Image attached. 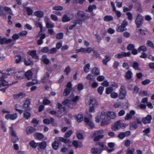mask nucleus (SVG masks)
<instances>
[{"label":"nucleus","instance_id":"nucleus-32","mask_svg":"<svg viewBox=\"0 0 154 154\" xmlns=\"http://www.w3.org/2000/svg\"><path fill=\"white\" fill-rule=\"evenodd\" d=\"M97 103L96 100L93 98H91L90 100V106H96Z\"/></svg>","mask_w":154,"mask_h":154},{"label":"nucleus","instance_id":"nucleus-8","mask_svg":"<svg viewBox=\"0 0 154 154\" xmlns=\"http://www.w3.org/2000/svg\"><path fill=\"white\" fill-rule=\"evenodd\" d=\"M143 17L140 14H138L135 20V23L137 28H138L143 23Z\"/></svg>","mask_w":154,"mask_h":154},{"label":"nucleus","instance_id":"nucleus-11","mask_svg":"<svg viewBox=\"0 0 154 154\" xmlns=\"http://www.w3.org/2000/svg\"><path fill=\"white\" fill-rule=\"evenodd\" d=\"M135 112L133 110H131L130 112L126 114L125 117V120H128L131 119L133 116L135 114Z\"/></svg>","mask_w":154,"mask_h":154},{"label":"nucleus","instance_id":"nucleus-25","mask_svg":"<svg viewBox=\"0 0 154 154\" xmlns=\"http://www.w3.org/2000/svg\"><path fill=\"white\" fill-rule=\"evenodd\" d=\"M60 109L58 111V113L60 114L61 113V111H65L66 110V108L65 106H62V105L60 103H57V107Z\"/></svg>","mask_w":154,"mask_h":154},{"label":"nucleus","instance_id":"nucleus-45","mask_svg":"<svg viewBox=\"0 0 154 154\" xmlns=\"http://www.w3.org/2000/svg\"><path fill=\"white\" fill-rule=\"evenodd\" d=\"M30 146L33 148H36L37 146L38 145V143H35L34 141L32 140L29 143Z\"/></svg>","mask_w":154,"mask_h":154},{"label":"nucleus","instance_id":"nucleus-5","mask_svg":"<svg viewBox=\"0 0 154 154\" xmlns=\"http://www.w3.org/2000/svg\"><path fill=\"white\" fill-rule=\"evenodd\" d=\"M91 137L94 138V141H98L103 137V131L101 130L94 131L91 133Z\"/></svg>","mask_w":154,"mask_h":154},{"label":"nucleus","instance_id":"nucleus-47","mask_svg":"<svg viewBox=\"0 0 154 154\" xmlns=\"http://www.w3.org/2000/svg\"><path fill=\"white\" fill-rule=\"evenodd\" d=\"M31 116V114L29 112L25 111L23 113V117L26 119H28Z\"/></svg>","mask_w":154,"mask_h":154},{"label":"nucleus","instance_id":"nucleus-30","mask_svg":"<svg viewBox=\"0 0 154 154\" xmlns=\"http://www.w3.org/2000/svg\"><path fill=\"white\" fill-rule=\"evenodd\" d=\"M75 119L78 122H81L83 120V115L82 114H79L75 116Z\"/></svg>","mask_w":154,"mask_h":154},{"label":"nucleus","instance_id":"nucleus-52","mask_svg":"<svg viewBox=\"0 0 154 154\" xmlns=\"http://www.w3.org/2000/svg\"><path fill=\"white\" fill-rule=\"evenodd\" d=\"M26 11L29 15H31L33 13V10L30 7H27L26 8Z\"/></svg>","mask_w":154,"mask_h":154},{"label":"nucleus","instance_id":"nucleus-42","mask_svg":"<svg viewBox=\"0 0 154 154\" xmlns=\"http://www.w3.org/2000/svg\"><path fill=\"white\" fill-rule=\"evenodd\" d=\"M139 63L137 62H134L133 63L132 66L133 67L135 70H139L140 69L139 68Z\"/></svg>","mask_w":154,"mask_h":154},{"label":"nucleus","instance_id":"nucleus-50","mask_svg":"<svg viewBox=\"0 0 154 154\" xmlns=\"http://www.w3.org/2000/svg\"><path fill=\"white\" fill-rule=\"evenodd\" d=\"M146 45L147 46L151 47L152 48H154V44L151 41L148 40L147 42Z\"/></svg>","mask_w":154,"mask_h":154},{"label":"nucleus","instance_id":"nucleus-57","mask_svg":"<svg viewBox=\"0 0 154 154\" xmlns=\"http://www.w3.org/2000/svg\"><path fill=\"white\" fill-rule=\"evenodd\" d=\"M57 51L56 48H53L49 50L48 54H51L55 53Z\"/></svg>","mask_w":154,"mask_h":154},{"label":"nucleus","instance_id":"nucleus-28","mask_svg":"<svg viewBox=\"0 0 154 154\" xmlns=\"http://www.w3.org/2000/svg\"><path fill=\"white\" fill-rule=\"evenodd\" d=\"M41 60L46 65L48 64L50 61L47 58V56L45 55H43L42 56Z\"/></svg>","mask_w":154,"mask_h":154},{"label":"nucleus","instance_id":"nucleus-54","mask_svg":"<svg viewBox=\"0 0 154 154\" xmlns=\"http://www.w3.org/2000/svg\"><path fill=\"white\" fill-rule=\"evenodd\" d=\"M21 57L19 55L15 57V62L17 63H19L21 61Z\"/></svg>","mask_w":154,"mask_h":154},{"label":"nucleus","instance_id":"nucleus-6","mask_svg":"<svg viewBox=\"0 0 154 154\" xmlns=\"http://www.w3.org/2000/svg\"><path fill=\"white\" fill-rule=\"evenodd\" d=\"M79 97L77 96H75L72 100H66L63 102L62 104L64 105H66L67 106L71 108H72L73 106L72 104L74 102H75L79 100Z\"/></svg>","mask_w":154,"mask_h":154},{"label":"nucleus","instance_id":"nucleus-62","mask_svg":"<svg viewBox=\"0 0 154 154\" xmlns=\"http://www.w3.org/2000/svg\"><path fill=\"white\" fill-rule=\"evenodd\" d=\"M113 11L115 12V13L116 14V15L117 16V17L118 18H119L121 17L122 15V14L120 11L118 10H116V9L115 10H114Z\"/></svg>","mask_w":154,"mask_h":154},{"label":"nucleus","instance_id":"nucleus-13","mask_svg":"<svg viewBox=\"0 0 154 154\" xmlns=\"http://www.w3.org/2000/svg\"><path fill=\"white\" fill-rule=\"evenodd\" d=\"M131 55L130 52L126 53L122 52L121 53L116 54L115 56V57L117 58L120 59L127 56H129Z\"/></svg>","mask_w":154,"mask_h":154},{"label":"nucleus","instance_id":"nucleus-17","mask_svg":"<svg viewBox=\"0 0 154 154\" xmlns=\"http://www.w3.org/2000/svg\"><path fill=\"white\" fill-rule=\"evenodd\" d=\"M17 114L16 113L12 114H7L5 116V118L7 120L10 119L12 120L16 119L17 118Z\"/></svg>","mask_w":154,"mask_h":154},{"label":"nucleus","instance_id":"nucleus-15","mask_svg":"<svg viewBox=\"0 0 154 154\" xmlns=\"http://www.w3.org/2000/svg\"><path fill=\"white\" fill-rule=\"evenodd\" d=\"M84 121L86 125L89 126L91 128H92L94 127V125L91 121V119H89L86 117H85Z\"/></svg>","mask_w":154,"mask_h":154},{"label":"nucleus","instance_id":"nucleus-53","mask_svg":"<svg viewBox=\"0 0 154 154\" xmlns=\"http://www.w3.org/2000/svg\"><path fill=\"white\" fill-rule=\"evenodd\" d=\"M86 78L88 80L93 81L94 80L93 76L91 74H88L86 77Z\"/></svg>","mask_w":154,"mask_h":154},{"label":"nucleus","instance_id":"nucleus-14","mask_svg":"<svg viewBox=\"0 0 154 154\" xmlns=\"http://www.w3.org/2000/svg\"><path fill=\"white\" fill-rule=\"evenodd\" d=\"M31 102V100L29 98H27L23 105V107L25 109H27L28 110H30L31 108L29 106Z\"/></svg>","mask_w":154,"mask_h":154},{"label":"nucleus","instance_id":"nucleus-39","mask_svg":"<svg viewBox=\"0 0 154 154\" xmlns=\"http://www.w3.org/2000/svg\"><path fill=\"white\" fill-rule=\"evenodd\" d=\"M25 64L27 66H29L33 64L32 61L30 59H25L24 61Z\"/></svg>","mask_w":154,"mask_h":154},{"label":"nucleus","instance_id":"nucleus-33","mask_svg":"<svg viewBox=\"0 0 154 154\" xmlns=\"http://www.w3.org/2000/svg\"><path fill=\"white\" fill-rule=\"evenodd\" d=\"M38 145L39 146V148L44 149L46 147L47 144L45 142L43 141L38 143Z\"/></svg>","mask_w":154,"mask_h":154},{"label":"nucleus","instance_id":"nucleus-19","mask_svg":"<svg viewBox=\"0 0 154 154\" xmlns=\"http://www.w3.org/2000/svg\"><path fill=\"white\" fill-rule=\"evenodd\" d=\"M25 73L23 71L18 72L15 74V77L17 79H21L24 77Z\"/></svg>","mask_w":154,"mask_h":154},{"label":"nucleus","instance_id":"nucleus-43","mask_svg":"<svg viewBox=\"0 0 154 154\" xmlns=\"http://www.w3.org/2000/svg\"><path fill=\"white\" fill-rule=\"evenodd\" d=\"M90 69V66L89 63L86 64L84 67V72L86 73H88L89 72Z\"/></svg>","mask_w":154,"mask_h":154},{"label":"nucleus","instance_id":"nucleus-24","mask_svg":"<svg viewBox=\"0 0 154 154\" xmlns=\"http://www.w3.org/2000/svg\"><path fill=\"white\" fill-rule=\"evenodd\" d=\"M117 31L119 32H122L123 31L127 30L126 27L122 26L121 24L120 26H117L116 28Z\"/></svg>","mask_w":154,"mask_h":154},{"label":"nucleus","instance_id":"nucleus-27","mask_svg":"<svg viewBox=\"0 0 154 154\" xmlns=\"http://www.w3.org/2000/svg\"><path fill=\"white\" fill-rule=\"evenodd\" d=\"M91 72L94 75H97L100 74V70L98 68L94 67L92 69Z\"/></svg>","mask_w":154,"mask_h":154},{"label":"nucleus","instance_id":"nucleus-35","mask_svg":"<svg viewBox=\"0 0 154 154\" xmlns=\"http://www.w3.org/2000/svg\"><path fill=\"white\" fill-rule=\"evenodd\" d=\"M49 76V75L48 73L46 72L45 75L41 79V81L43 83H45L47 80V78H48Z\"/></svg>","mask_w":154,"mask_h":154},{"label":"nucleus","instance_id":"nucleus-60","mask_svg":"<svg viewBox=\"0 0 154 154\" xmlns=\"http://www.w3.org/2000/svg\"><path fill=\"white\" fill-rule=\"evenodd\" d=\"M126 14L128 16V19L129 20H132L133 17L132 14L130 12H128Z\"/></svg>","mask_w":154,"mask_h":154},{"label":"nucleus","instance_id":"nucleus-40","mask_svg":"<svg viewBox=\"0 0 154 154\" xmlns=\"http://www.w3.org/2000/svg\"><path fill=\"white\" fill-rule=\"evenodd\" d=\"M38 83V81L36 79H33L32 81L27 83L26 85L27 86H29Z\"/></svg>","mask_w":154,"mask_h":154},{"label":"nucleus","instance_id":"nucleus-61","mask_svg":"<svg viewBox=\"0 0 154 154\" xmlns=\"http://www.w3.org/2000/svg\"><path fill=\"white\" fill-rule=\"evenodd\" d=\"M127 49L128 50H132L134 49V45L132 44H129L127 46Z\"/></svg>","mask_w":154,"mask_h":154},{"label":"nucleus","instance_id":"nucleus-64","mask_svg":"<svg viewBox=\"0 0 154 154\" xmlns=\"http://www.w3.org/2000/svg\"><path fill=\"white\" fill-rule=\"evenodd\" d=\"M134 149H127L126 153L127 154H134Z\"/></svg>","mask_w":154,"mask_h":154},{"label":"nucleus","instance_id":"nucleus-56","mask_svg":"<svg viewBox=\"0 0 154 154\" xmlns=\"http://www.w3.org/2000/svg\"><path fill=\"white\" fill-rule=\"evenodd\" d=\"M10 131L11 133V134L12 137L16 136V134L15 132L14 131L13 127H9Z\"/></svg>","mask_w":154,"mask_h":154},{"label":"nucleus","instance_id":"nucleus-10","mask_svg":"<svg viewBox=\"0 0 154 154\" xmlns=\"http://www.w3.org/2000/svg\"><path fill=\"white\" fill-rule=\"evenodd\" d=\"M119 98L120 99H123L125 98L126 95V91L124 85H122L120 88Z\"/></svg>","mask_w":154,"mask_h":154},{"label":"nucleus","instance_id":"nucleus-29","mask_svg":"<svg viewBox=\"0 0 154 154\" xmlns=\"http://www.w3.org/2000/svg\"><path fill=\"white\" fill-rule=\"evenodd\" d=\"M32 74L31 71L30 70H28L25 73L24 75L28 79H30L32 78Z\"/></svg>","mask_w":154,"mask_h":154},{"label":"nucleus","instance_id":"nucleus-7","mask_svg":"<svg viewBox=\"0 0 154 154\" xmlns=\"http://www.w3.org/2000/svg\"><path fill=\"white\" fill-rule=\"evenodd\" d=\"M127 125V124L119 121L115 123L112 127V129L114 131H117L120 128H124Z\"/></svg>","mask_w":154,"mask_h":154},{"label":"nucleus","instance_id":"nucleus-46","mask_svg":"<svg viewBox=\"0 0 154 154\" xmlns=\"http://www.w3.org/2000/svg\"><path fill=\"white\" fill-rule=\"evenodd\" d=\"M138 50L139 52L141 51H142L143 52H144L146 51L147 48L145 46H142L138 48Z\"/></svg>","mask_w":154,"mask_h":154},{"label":"nucleus","instance_id":"nucleus-21","mask_svg":"<svg viewBox=\"0 0 154 154\" xmlns=\"http://www.w3.org/2000/svg\"><path fill=\"white\" fill-rule=\"evenodd\" d=\"M36 50H32L29 51L28 52V54L31 55L33 58L37 59L38 58V56L36 54Z\"/></svg>","mask_w":154,"mask_h":154},{"label":"nucleus","instance_id":"nucleus-31","mask_svg":"<svg viewBox=\"0 0 154 154\" xmlns=\"http://www.w3.org/2000/svg\"><path fill=\"white\" fill-rule=\"evenodd\" d=\"M103 20L106 22L110 21L113 20V18L111 16L106 15L103 17Z\"/></svg>","mask_w":154,"mask_h":154},{"label":"nucleus","instance_id":"nucleus-59","mask_svg":"<svg viewBox=\"0 0 154 154\" xmlns=\"http://www.w3.org/2000/svg\"><path fill=\"white\" fill-rule=\"evenodd\" d=\"M119 65V63L117 61H115L113 64V67L114 69H116L118 68V66Z\"/></svg>","mask_w":154,"mask_h":154},{"label":"nucleus","instance_id":"nucleus-22","mask_svg":"<svg viewBox=\"0 0 154 154\" xmlns=\"http://www.w3.org/2000/svg\"><path fill=\"white\" fill-rule=\"evenodd\" d=\"M35 130V128L31 126L28 127L26 129V133L27 134H31Z\"/></svg>","mask_w":154,"mask_h":154},{"label":"nucleus","instance_id":"nucleus-26","mask_svg":"<svg viewBox=\"0 0 154 154\" xmlns=\"http://www.w3.org/2000/svg\"><path fill=\"white\" fill-rule=\"evenodd\" d=\"M43 12L41 11H35L34 13V15L38 17L42 18L43 17Z\"/></svg>","mask_w":154,"mask_h":154},{"label":"nucleus","instance_id":"nucleus-1","mask_svg":"<svg viewBox=\"0 0 154 154\" xmlns=\"http://www.w3.org/2000/svg\"><path fill=\"white\" fill-rule=\"evenodd\" d=\"M116 116V114L112 112H107L106 113L103 111L100 113V116L95 117L96 122L99 123L101 120V125L105 126L110 122V120L113 119Z\"/></svg>","mask_w":154,"mask_h":154},{"label":"nucleus","instance_id":"nucleus-20","mask_svg":"<svg viewBox=\"0 0 154 154\" xmlns=\"http://www.w3.org/2000/svg\"><path fill=\"white\" fill-rule=\"evenodd\" d=\"M103 149H98L96 147L92 148L91 150L92 154H100Z\"/></svg>","mask_w":154,"mask_h":154},{"label":"nucleus","instance_id":"nucleus-18","mask_svg":"<svg viewBox=\"0 0 154 154\" xmlns=\"http://www.w3.org/2000/svg\"><path fill=\"white\" fill-rule=\"evenodd\" d=\"M131 134L130 131H126L124 132H121L118 135V137L120 139H123L125 137L129 136Z\"/></svg>","mask_w":154,"mask_h":154},{"label":"nucleus","instance_id":"nucleus-3","mask_svg":"<svg viewBox=\"0 0 154 154\" xmlns=\"http://www.w3.org/2000/svg\"><path fill=\"white\" fill-rule=\"evenodd\" d=\"M55 141L52 143V146L53 149L55 150L58 149L60 141L67 143H69L70 141L69 139H66L62 137H57L55 138Z\"/></svg>","mask_w":154,"mask_h":154},{"label":"nucleus","instance_id":"nucleus-55","mask_svg":"<svg viewBox=\"0 0 154 154\" xmlns=\"http://www.w3.org/2000/svg\"><path fill=\"white\" fill-rule=\"evenodd\" d=\"M49 50L48 47H46L43 48L41 49V51L44 53H48V54Z\"/></svg>","mask_w":154,"mask_h":154},{"label":"nucleus","instance_id":"nucleus-38","mask_svg":"<svg viewBox=\"0 0 154 154\" xmlns=\"http://www.w3.org/2000/svg\"><path fill=\"white\" fill-rule=\"evenodd\" d=\"M110 59L111 58L110 57L106 55L105 56V58L103 60L102 62L104 64L106 65L107 64V63L109 61Z\"/></svg>","mask_w":154,"mask_h":154},{"label":"nucleus","instance_id":"nucleus-58","mask_svg":"<svg viewBox=\"0 0 154 154\" xmlns=\"http://www.w3.org/2000/svg\"><path fill=\"white\" fill-rule=\"evenodd\" d=\"M104 89V88L102 87V86H100L98 88H97V91L98 93L100 94H102L103 93V92Z\"/></svg>","mask_w":154,"mask_h":154},{"label":"nucleus","instance_id":"nucleus-48","mask_svg":"<svg viewBox=\"0 0 154 154\" xmlns=\"http://www.w3.org/2000/svg\"><path fill=\"white\" fill-rule=\"evenodd\" d=\"M63 9V7L60 5L55 6L52 7V9L53 10L61 11Z\"/></svg>","mask_w":154,"mask_h":154},{"label":"nucleus","instance_id":"nucleus-63","mask_svg":"<svg viewBox=\"0 0 154 154\" xmlns=\"http://www.w3.org/2000/svg\"><path fill=\"white\" fill-rule=\"evenodd\" d=\"M118 94L115 92L112 93L110 94V97L112 98H116L118 97Z\"/></svg>","mask_w":154,"mask_h":154},{"label":"nucleus","instance_id":"nucleus-34","mask_svg":"<svg viewBox=\"0 0 154 154\" xmlns=\"http://www.w3.org/2000/svg\"><path fill=\"white\" fill-rule=\"evenodd\" d=\"M125 76L127 79H130L133 76L132 73L130 71H128L126 73Z\"/></svg>","mask_w":154,"mask_h":154},{"label":"nucleus","instance_id":"nucleus-41","mask_svg":"<svg viewBox=\"0 0 154 154\" xmlns=\"http://www.w3.org/2000/svg\"><path fill=\"white\" fill-rule=\"evenodd\" d=\"M71 91V89H68L67 88H66L65 89L63 93L64 96H66L68 95L70 93Z\"/></svg>","mask_w":154,"mask_h":154},{"label":"nucleus","instance_id":"nucleus-51","mask_svg":"<svg viewBox=\"0 0 154 154\" xmlns=\"http://www.w3.org/2000/svg\"><path fill=\"white\" fill-rule=\"evenodd\" d=\"M63 33L60 32L58 33L56 35V38L58 39H60L63 38Z\"/></svg>","mask_w":154,"mask_h":154},{"label":"nucleus","instance_id":"nucleus-9","mask_svg":"<svg viewBox=\"0 0 154 154\" xmlns=\"http://www.w3.org/2000/svg\"><path fill=\"white\" fill-rule=\"evenodd\" d=\"M77 14L79 18H81L83 21L88 19L90 17V15L89 14L82 12L78 11Z\"/></svg>","mask_w":154,"mask_h":154},{"label":"nucleus","instance_id":"nucleus-12","mask_svg":"<svg viewBox=\"0 0 154 154\" xmlns=\"http://www.w3.org/2000/svg\"><path fill=\"white\" fill-rule=\"evenodd\" d=\"M45 22L46 24V27L48 28H53L54 26V24L49 20V18L47 17L45 18Z\"/></svg>","mask_w":154,"mask_h":154},{"label":"nucleus","instance_id":"nucleus-23","mask_svg":"<svg viewBox=\"0 0 154 154\" xmlns=\"http://www.w3.org/2000/svg\"><path fill=\"white\" fill-rule=\"evenodd\" d=\"M34 136L35 139L41 140L44 137V135L41 133H35L34 134Z\"/></svg>","mask_w":154,"mask_h":154},{"label":"nucleus","instance_id":"nucleus-2","mask_svg":"<svg viewBox=\"0 0 154 154\" xmlns=\"http://www.w3.org/2000/svg\"><path fill=\"white\" fill-rule=\"evenodd\" d=\"M13 71L12 69H8L6 73H2V75L0 77V88L2 86H5L8 85V83L7 82L4 80V79L5 78L7 77L8 75H11L12 74V72H10Z\"/></svg>","mask_w":154,"mask_h":154},{"label":"nucleus","instance_id":"nucleus-44","mask_svg":"<svg viewBox=\"0 0 154 154\" xmlns=\"http://www.w3.org/2000/svg\"><path fill=\"white\" fill-rule=\"evenodd\" d=\"M82 21L83 20H81V18H79L77 15V19L74 20L73 23H74L76 25L77 24L82 25Z\"/></svg>","mask_w":154,"mask_h":154},{"label":"nucleus","instance_id":"nucleus-49","mask_svg":"<svg viewBox=\"0 0 154 154\" xmlns=\"http://www.w3.org/2000/svg\"><path fill=\"white\" fill-rule=\"evenodd\" d=\"M72 133V130H70L67 132L64 135L65 138H68L70 137Z\"/></svg>","mask_w":154,"mask_h":154},{"label":"nucleus","instance_id":"nucleus-4","mask_svg":"<svg viewBox=\"0 0 154 154\" xmlns=\"http://www.w3.org/2000/svg\"><path fill=\"white\" fill-rule=\"evenodd\" d=\"M4 11L9 14L13 16L14 15L11 9L10 8L7 6L3 7L1 5H0V16L3 19L5 20L7 18Z\"/></svg>","mask_w":154,"mask_h":154},{"label":"nucleus","instance_id":"nucleus-37","mask_svg":"<svg viewBox=\"0 0 154 154\" xmlns=\"http://www.w3.org/2000/svg\"><path fill=\"white\" fill-rule=\"evenodd\" d=\"M97 8V7L95 5H89L88 8V10L90 12H91L94 9H96Z\"/></svg>","mask_w":154,"mask_h":154},{"label":"nucleus","instance_id":"nucleus-36","mask_svg":"<svg viewBox=\"0 0 154 154\" xmlns=\"http://www.w3.org/2000/svg\"><path fill=\"white\" fill-rule=\"evenodd\" d=\"M70 19L69 17L66 14L64 15L62 18V21L63 22H66L69 21Z\"/></svg>","mask_w":154,"mask_h":154},{"label":"nucleus","instance_id":"nucleus-16","mask_svg":"<svg viewBox=\"0 0 154 154\" xmlns=\"http://www.w3.org/2000/svg\"><path fill=\"white\" fill-rule=\"evenodd\" d=\"M152 119L151 116L150 115H148L146 117L143 118L142 121L145 124L150 123Z\"/></svg>","mask_w":154,"mask_h":154}]
</instances>
